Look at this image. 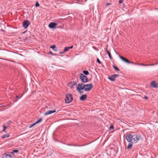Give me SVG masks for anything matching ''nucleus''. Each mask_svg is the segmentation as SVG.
Returning a JSON list of instances; mask_svg holds the SVG:
<instances>
[{
	"instance_id": "nucleus-1",
	"label": "nucleus",
	"mask_w": 158,
	"mask_h": 158,
	"mask_svg": "<svg viewBox=\"0 0 158 158\" xmlns=\"http://www.w3.org/2000/svg\"><path fill=\"white\" fill-rule=\"evenodd\" d=\"M126 139L128 142L132 141L133 143H136L138 141L140 140H142L143 139L140 135H132L131 134H129L126 136Z\"/></svg>"
},
{
	"instance_id": "nucleus-2",
	"label": "nucleus",
	"mask_w": 158,
	"mask_h": 158,
	"mask_svg": "<svg viewBox=\"0 0 158 158\" xmlns=\"http://www.w3.org/2000/svg\"><path fill=\"white\" fill-rule=\"evenodd\" d=\"M73 96L72 94H67L66 95V98L65 101L66 103H69L71 102L73 100Z\"/></svg>"
},
{
	"instance_id": "nucleus-3",
	"label": "nucleus",
	"mask_w": 158,
	"mask_h": 158,
	"mask_svg": "<svg viewBox=\"0 0 158 158\" xmlns=\"http://www.w3.org/2000/svg\"><path fill=\"white\" fill-rule=\"evenodd\" d=\"M14 156V154L11 152H7L2 155L3 158H12Z\"/></svg>"
},
{
	"instance_id": "nucleus-4",
	"label": "nucleus",
	"mask_w": 158,
	"mask_h": 158,
	"mask_svg": "<svg viewBox=\"0 0 158 158\" xmlns=\"http://www.w3.org/2000/svg\"><path fill=\"white\" fill-rule=\"evenodd\" d=\"M93 87V85L92 84L85 85L84 90L85 91H90Z\"/></svg>"
},
{
	"instance_id": "nucleus-5",
	"label": "nucleus",
	"mask_w": 158,
	"mask_h": 158,
	"mask_svg": "<svg viewBox=\"0 0 158 158\" xmlns=\"http://www.w3.org/2000/svg\"><path fill=\"white\" fill-rule=\"evenodd\" d=\"M80 78L81 80L84 83H86L88 81V79L87 77L83 74H80Z\"/></svg>"
},
{
	"instance_id": "nucleus-6",
	"label": "nucleus",
	"mask_w": 158,
	"mask_h": 158,
	"mask_svg": "<svg viewBox=\"0 0 158 158\" xmlns=\"http://www.w3.org/2000/svg\"><path fill=\"white\" fill-rule=\"evenodd\" d=\"M85 88V84L82 83H79L78 85V86L77 88V89L78 91H80L83 89H84Z\"/></svg>"
},
{
	"instance_id": "nucleus-7",
	"label": "nucleus",
	"mask_w": 158,
	"mask_h": 158,
	"mask_svg": "<svg viewBox=\"0 0 158 158\" xmlns=\"http://www.w3.org/2000/svg\"><path fill=\"white\" fill-rule=\"evenodd\" d=\"M30 24V22L28 20H25L23 22V26L25 28H27Z\"/></svg>"
},
{
	"instance_id": "nucleus-8",
	"label": "nucleus",
	"mask_w": 158,
	"mask_h": 158,
	"mask_svg": "<svg viewBox=\"0 0 158 158\" xmlns=\"http://www.w3.org/2000/svg\"><path fill=\"white\" fill-rule=\"evenodd\" d=\"M57 24L54 22H51L48 25V27L50 28H54L57 25Z\"/></svg>"
},
{
	"instance_id": "nucleus-9",
	"label": "nucleus",
	"mask_w": 158,
	"mask_h": 158,
	"mask_svg": "<svg viewBox=\"0 0 158 158\" xmlns=\"http://www.w3.org/2000/svg\"><path fill=\"white\" fill-rule=\"evenodd\" d=\"M56 112V110L55 109L53 110H49L48 111L46 112L44 114V115H47L49 114H50L52 113H55Z\"/></svg>"
},
{
	"instance_id": "nucleus-10",
	"label": "nucleus",
	"mask_w": 158,
	"mask_h": 158,
	"mask_svg": "<svg viewBox=\"0 0 158 158\" xmlns=\"http://www.w3.org/2000/svg\"><path fill=\"white\" fill-rule=\"evenodd\" d=\"M119 57L123 61L129 64L131 63V62L129 60L119 55Z\"/></svg>"
},
{
	"instance_id": "nucleus-11",
	"label": "nucleus",
	"mask_w": 158,
	"mask_h": 158,
	"mask_svg": "<svg viewBox=\"0 0 158 158\" xmlns=\"http://www.w3.org/2000/svg\"><path fill=\"white\" fill-rule=\"evenodd\" d=\"M77 83L76 81H73L69 83L68 85L71 88H72L74 85H76Z\"/></svg>"
},
{
	"instance_id": "nucleus-12",
	"label": "nucleus",
	"mask_w": 158,
	"mask_h": 158,
	"mask_svg": "<svg viewBox=\"0 0 158 158\" xmlns=\"http://www.w3.org/2000/svg\"><path fill=\"white\" fill-rule=\"evenodd\" d=\"M87 95L86 94L82 95L80 98V99L81 101L85 100L87 98Z\"/></svg>"
},
{
	"instance_id": "nucleus-13",
	"label": "nucleus",
	"mask_w": 158,
	"mask_h": 158,
	"mask_svg": "<svg viewBox=\"0 0 158 158\" xmlns=\"http://www.w3.org/2000/svg\"><path fill=\"white\" fill-rule=\"evenodd\" d=\"M151 85L153 87L157 88L158 87L155 81H152L151 83Z\"/></svg>"
},
{
	"instance_id": "nucleus-14",
	"label": "nucleus",
	"mask_w": 158,
	"mask_h": 158,
	"mask_svg": "<svg viewBox=\"0 0 158 158\" xmlns=\"http://www.w3.org/2000/svg\"><path fill=\"white\" fill-rule=\"evenodd\" d=\"M129 143L128 145V146L127 148V149H128L131 148L132 147L133 145V143L132 141H131V142H129Z\"/></svg>"
},
{
	"instance_id": "nucleus-15",
	"label": "nucleus",
	"mask_w": 158,
	"mask_h": 158,
	"mask_svg": "<svg viewBox=\"0 0 158 158\" xmlns=\"http://www.w3.org/2000/svg\"><path fill=\"white\" fill-rule=\"evenodd\" d=\"M108 78L109 79L112 81H114L115 80V79L113 75L111 76L110 77H109Z\"/></svg>"
},
{
	"instance_id": "nucleus-16",
	"label": "nucleus",
	"mask_w": 158,
	"mask_h": 158,
	"mask_svg": "<svg viewBox=\"0 0 158 158\" xmlns=\"http://www.w3.org/2000/svg\"><path fill=\"white\" fill-rule=\"evenodd\" d=\"M50 48H52L55 52H56L57 51V48L54 45L51 46Z\"/></svg>"
},
{
	"instance_id": "nucleus-17",
	"label": "nucleus",
	"mask_w": 158,
	"mask_h": 158,
	"mask_svg": "<svg viewBox=\"0 0 158 158\" xmlns=\"http://www.w3.org/2000/svg\"><path fill=\"white\" fill-rule=\"evenodd\" d=\"M10 135L9 134L4 135L2 137V138L4 139L6 137H8Z\"/></svg>"
},
{
	"instance_id": "nucleus-18",
	"label": "nucleus",
	"mask_w": 158,
	"mask_h": 158,
	"mask_svg": "<svg viewBox=\"0 0 158 158\" xmlns=\"http://www.w3.org/2000/svg\"><path fill=\"white\" fill-rule=\"evenodd\" d=\"M106 52H107V53H108V56H109V57L110 58V59H112V57L111 56V54L107 50H106Z\"/></svg>"
},
{
	"instance_id": "nucleus-19",
	"label": "nucleus",
	"mask_w": 158,
	"mask_h": 158,
	"mask_svg": "<svg viewBox=\"0 0 158 158\" xmlns=\"http://www.w3.org/2000/svg\"><path fill=\"white\" fill-rule=\"evenodd\" d=\"M113 67L116 71H118L119 70V69L117 67L115 66L114 65H113Z\"/></svg>"
},
{
	"instance_id": "nucleus-20",
	"label": "nucleus",
	"mask_w": 158,
	"mask_h": 158,
	"mask_svg": "<svg viewBox=\"0 0 158 158\" xmlns=\"http://www.w3.org/2000/svg\"><path fill=\"white\" fill-rule=\"evenodd\" d=\"M83 73L85 75H88L89 73V72L88 71H86V70H84L83 71Z\"/></svg>"
},
{
	"instance_id": "nucleus-21",
	"label": "nucleus",
	"mask_w": 158,
	"mask_h": 158,
	"mask_svg": "<svg viewBox=\"0 0 158 158\" xmlns=\"http://www.w3.org/2000/svg\"><path fill=\"white\" fill-rule=\"evenodd\" d=\"M42 118H40L38 120H37L35 123H36V124L37 123H39L41 121H42Z\"/></svg>"
},
{
	"instance_id": "nucleus-22",
	"label": "nucleus",
	"mask_w": 158,
	"mask_h": 158,
	"mask_svg": "<svg viewBox=\"0 0 158 158\" xmlns=\"http://www.w3.org/2000/svg\"><path fill=\"white\" fill-rule=\"evenodd\" d=\"M42 118H40L38 120H37L35 123H36V124L37 123H39L41 121H42Z\"/></svg>"
},
{
	"instance_id": "nucleus-23",
	"label": "nucleus",
	"mask_w": 158,
	"mask_h": 158,
	"mask_svg": "<svg viewBox=\"0 0 158 158\" xmlns=\"http://www.w3.org/2000/svg\"><path fill=\"white\" fill-rule=\"evenodd\" d=\"M69 48L68 47H66L65 48H64V51L65 52H66L68 51H69Z\"/></svg>"
},
{
	"instance_id": "nucleus-24",
	"label": "nucleus",
	"mask_w": 158,
	"mask_h": 158,
	"mask_svg": "<svg viewBox=\"0 0 158 158\" xmlns=\"http://www.w3.org/2000/svg\"><path fill=\"white\" fill-rule=\"evenodd\" d=\"M158 64V63H156L155 64H142V65H143V66H150V65L152 66V65H154L156 64Z\"/></svg>"
},
{
	"instance_id": "nucleus-25",
	"label": "nucleus",
	"mask_w": 158,
	"mask_h": 158,
	"mask_svg": "<svg viewBox=\"0 0 158 158\" xmlns=\"http://www.w3.org/2000/svg\"><path fill=\"white\" fill-rule=\"evenodd\" d=\"M3 129L2 130V131L3 132H5L6 129L7 128V127L4 125H3Z\"/></svg>"
},
{
	"instance_id": "nucleus-26",
	"label": "nucleus",
	"mask_w": 158,
	"mask_h": 158,
	"mask_svg": "<svg viewBox=\"0 0 158 158\" xmlns=\"http://www.w3.org/2000/svg\"><path fill=\"white\" fill-rule=\"evenodd\" d=\"M35 6L36 7H39L40 6V4L38 2H36V3L35 5Z\"/></svg>"
},
{
	"instance_id": "nucleus-27",
	"label": "nucleus",
	"mask_w": 158,
	"mask_h": 158,
	"mask_svg": "<svg viewBox=\"0 0 158 158\" xmlns=\"http://www.w3.org/2000/svg\"><path fill=\"white\" fill-rule=\"evenodd\" d=\"M113 75L114 76V77L115 79L116 78L118 77L119 76V75L118 74H114Z\"/></svg>"
},
{
	"instance_id": "nucleus-28",
	"label": "nucleus",
	"mask_w": 158,
	"mask_h": 158,
	"mask_svg": "<svg viewBox=\"0 0 158 158\" xmlns=\"http://www.w3.org/2000/svg\"><path fill=\"white\" fill-rule=\"evenodd\" d=\"M19 152V150H13V152H12L13 153V152L17 153V152Z\"/></svg>"
},
{
	"instance_id": "nucleus-29",
	"label": "nucleus",
	"mask_w": 158,
	"mask_h": 158,
	"mask_svg": "<svg viewBox=\"0 0 158 158\" xmlns=\"http://www.w3.org/2000/svg\"><path fill=\"white\" fill-rule=\"evenodd\" d=\"M97 61L99 64H101V63L98 58L97 59Z\"/></svg>"
},
{
	"instance_id": "nucleus-30",
	"label": "nucleus",
	"mask_w": 158,
	"mask_h": 158,
	"mask_svg": "<svg viewBox=\"0 0 158 158\" xmlns=\"http://www.w3.org/2000/svg\"><path fill=\"white\" fill-rule=\"evenodd\" d=\"M123 0H119V3L121 4L123 2Z\"/></svg>"
},
{
	"instance_id": "nucleus-31",
	"label": "nucleus",
	"mask_w": 158,
	"mask_h": 158,
	"mask_svg": "<svg viewBox=\"0 0 158 158\" xmlns=\"http://www.w3.org/2000/svg\"><path fill=\"white\" fill-rule=\"evenodd\" d=\"M114 126L113 125H111L110 126V129H113L114 128Z\"/></svg>"
},
{
	"instance_id": "nucleus-32",
	"label": "nucleus",
	"mask_w": 158,
	"mask_h": 158,
	"mask_svg": "<svg viewBox=\"0 0 158 158\" xmlns=\"http://www.w3.org/2000/svg\"><path fill=\"white\" fill-rule=\"evenodd\" d=\"M73 46H72L70 47H68L69 48V49H71L72 48H73Z\"/></svg>"
},
{
	"instance_id": "nucleus-33",
	"label": "nucleus",
	"mask_w": 158,
	"mask_h": 158,
	"mask_svg": "<svg viewBox=\"0 0 158 158\" xmlns=\"http://www.w3.org/2000/svg\"><path fill=\"white\" fill-rule=\"evenodd\" d=\"M65 53V52H64V51H63V52H60V54H64Z\"/></svg>"
},
{
	"instance_id": "nucleus-34",
	"label": "nucleus",
	"mask_w": 158,
	"mask_h": 158,
	"mask_svg": "<svg viewBox=\"0 0 158 158\" xmlns=\"http://www.w3.org/2000/svg\"><path fill=\"white\" fill-rule=\"evenodd\" d=\"M144 98L145 99H148V97L147 96H145Z\"/></svg>"
},
{
	"instance_id": "nucleus-35",
	"label": "nucleus",
	"mask_w": 158,
	"mask_h": 158,
	"mask_svg": "<svg viewBox=\"0 0 158 158\" xmlns=\"http://www.w3.org/2000/svg\"><path fill=\"white\" fill-rule=\"evenodd\" d=\"M36 124V123H34L32 124V125L33 126V127Z\"/></svg>"
},
{
	"instance_id": "nucleus-36",
	"label": "nucleus",
	"mask_w": 158,
	"mask_h": 158,
	"mask_svg": "<svg viewBox=\"0 0 158 158\" xmlns=\"http://www.w3.org/2000/svg\"><path fill=\"white\" fill-rule=\"evenodd\" d=\"M110 4H111V3H107V4L106 5H107V6H109V5H110Z\"/></svg>"
},
{
	"instance_id": "nucleus-37",
	"label": "nucleus",
	"mask_w": 158,
	"mask_h": 158,
	"mask_svg": "<svg viewBox=\"0 0 158 158\" xmlns=\"http://www.w3.org/2000/svg\"><path fill=\"white\" fill-rule=\"evenodd\" d=\"M52 52L51 51H50L49 52V54H52Z\"/></svg>"
},
{
	"instance_id": "nucleus-38",
	"label": "nucleus",
	"mask_w": 158,
	"mask_h": 158,
	"mask_svg": "<svg viewBox=\"0 0 158 158\" xmlns=\"http://www.w3.org/2000/svg\"><path fill=\"white\" fill-rule=\"evenodd\" d=\"M33 127V126L32 125H31L29 126V128H31V127Z\"/></svg>"
},
{
	"instance_id": "nucleus-39",
	"label": "nucleus",
	"mask_w": 158,
	"mask_h": 158,
	"mask_svg": "<svg viewBox=\"0 0 158 158\" xmlns=\"http://www.w3.org/2000/svg\"><path fill=\"white\" fill-rule=\"evenodd\" d=\"M11 123V122L10 121H8V124H10Z\"/></svg>"
},
{
	"instance_id": "nucleus-40",
	"label": "nucleus",
	"mask_w": 158,
	"mask_h": 158,
	"mask_svg": "<svg viewBox=\"0 0 158 158\" xmlns=\"http://www.w3.org/2000/svg\"><path fill=\"white\" fill-rule=\"evenodd\" d=\"M16 98H20V97H19V96H16Z\"/></svg>"
}]
</instances>
